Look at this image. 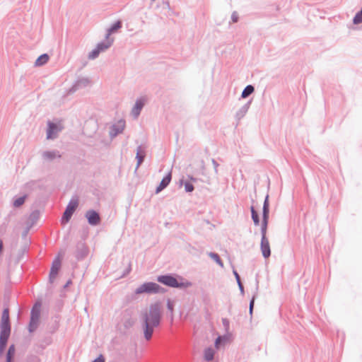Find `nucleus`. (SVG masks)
<instances>
[{"label": "nucleus", "instance_id": "4c0bfd02", "mask_svg": "<svg viewBox=\"0 0 362 362\" xmlns=\"http://www.w3.org/2000/svg\"><path fill=\"white\" fill-rule=\"evenodd\" d=\"M72 284V281L71 279H69L67 282L64 284V288H66L69 285Z\"/></svg>", "mask_w": 362, "mask_h": 362}, {"label": "nucleus", "instance_id": "f03ea898", "mask_svg": "<svg viewBox=\"0 0 362 362\" xmlns=\"http://www.w3.org/2000/svg\"><path fill=\"white\" fill-rule=\"evenodd\" d=\"M90 235V228L88 225L83 226L78 232V240L76 242L74 257L78 261L84 259L89 254V247L86 240Z\"/></svg>", "mask_w": 362, "mask_h": 362}, {"label": "nucleus", "instance_id": "1a4fd4ad", "mask_svg": "<svg viewBox=\"0 0 362 362\" xmlns=\"http://www.w3.org/2000/svg\"><path fill=\"white\" fill-rule=\"evenodd\" d=\"M62 261L59 256L56 257L52 261V266L49 271V281L51 284H52L59 274V272L61 269Z\"/></svg>", "mask_w": 362, "mask_h": 362}, {"label": "nucleus", "instance_id": "ea45409f", "mask_svg": "<svg viewBox=\"0 0 362 362\" xmlns=\"http://www.w3.org/2000/svg\"><path fill=\"white\" fill-rule=\"evenodd\" d=\"M235 277H236V279L238 280V282L239 284V286H240V288H242L243 287H242V285H241V284L240 282V277H239L238 274L236 272L235 273Z\"/></svg>", "mask_w": 362, "mask_h": 362}, {"label": "nucleus", "instance_id": "6e6552de", "mask_svg": "<svg viewBox=\"0 0 362 362\" xmlns=\"http://www.w3.org/2000/svg\"><path fill=\"white\" fill-rule=\"evenodd\" d=\"M63 126L60 121H57L56 123L49 121L47 123V139H53L57 137V134L62 131Z\"/></svg>", "mask_w": 362, "mask_h": 362}, {"label": "nucleus", "instance_id": "0eeeda50", "mask_svg": "<svg viewBox=\"0 0 362 362\" xmlns=\"http://www.w3.org/2000/svg\"><path fill=\"white\" fill-rule=\"evenodd\" d=\"M160 287L158 284L153 282H148L141 285L136 291V294H141L144 293H156L160 292Z\"/></svg>", "mask_w": 362, "mask_h": 362}, {"label": "nucleus", "instance_id": "6ab92c4d", "mask_svg": "<svg viewBox=\"0 0 362 362\" xmlns=\"http://www.w3.org/2000/svg\"><path fill=\"white\" fill-rule=\"evenodd\" d=\"M49 59V56L47 53L40 55L35 62V66H41L47 63Z\"/></svg>", "mask_w": 362, "mask_h": 362}, {"label": "nucleus", "instance_id": "423d86ee", "mask_svg": "<svg viewBox=\"0 0 362 362\" xmlns=\"http://www.w3.org/2000/svg\"><path fill=\"white\" fill-rule=\"evenodd\" d=\"M78 205V201L77 199H72L70 200V202H69L68 205L66 206V207L63 213V215L61 218V223L62 224H66L70 221V219H71L73 214L76 211Z\"/></svg>", "mask_w": 362, "mask_h": 362}, {"label": "nucleus", "instance_id": "473e14b6", "mask_svg": "<svg viewBox=\"0 0 362 362\" xmlns=\"http://www.w3.org/2000/svg\"><path fill=\"white\" fill-rule=\"evenodd\" d=\"M185 190L188 192H192L194 190V186L189 182H186L185 184Z\"/></svg>", "mask_w": 362, "mask_h": 362}, {"label": "nucleus", "instance_id": "72a5a7b5", "mask_svg": "<svg viewBox=\"0 0 362 362\" xmlns=\"http://www.w3.org/2000/svg\"><path fill=\"white\" fill-rule=\"evenodd\" d=\"M92 362H105V357L103 354H100Z\"/></svg>", "mask_w": 362, "mask_h": 362}, {"label": "nucleus", "instance_id": "49530a36", "mask_svg": "<svg viewBox=\"0 0 362 362\" xmlns=\"http://www.w3.org/2000/svg\"><path fill=\"white\" fill-rule=\"evenodd\" d=\"M6 362H8V361H6Z\"/></svg>", "mask_w": 362, "mask_h": 362}, {"label": "nucleus", "instance_id": "a19ab883", "mask_svg": "<svg viewBox=\"0 0 362 362\" xmlns=\"http://www.w3.org/2000/svg\"><path fill=\"white\" fill-rule=\"evenodd\" d=\"M232 18H233V22H237L238 21V16L235 13H233V16H232Z\"/></svg>", "mask_w": 362, "mask_h": 362}, {"label": "nucleus", "instance_id": "9d476101", "mask_svg": "<svg viewBox=\"0 0 362 362\" xmlns=\"http://www.w3.org/2000/svg\"><path fill=\"white\" fill-rule=\"evenodd\" d=\"M90 83V81L88 77H78L71 88L69 90V93H74L80 89L86 88Z\"/></svg>", "mask_w": 362, "mask_h": 362}, {"label": "nucleus", "instance_id": "37998d69", "mask_svg": "<svg viewBox=\"0 0 362 362\" xmlns=\"http://www.w3.org/2000/svg\"><path fill=\"white\" fill-rule=\"evenodd\" d=\"M57 329V327H55V328H54V329L51 332V333L54 332V331H55Z\"/></svg>", "mask_w": 362, "mask_h": 362}, {"label": "nucleus", "instance_id": "a18cd8bd", "mask_svg": "<svg viewBox=\"0 0 362 362\" xmlns=\"http://www.w3.org/2000/svg\"><path fill=\"white\" fill-rule=\"evenodd\" d=\"M85 310L87 312V310H88V307H86V308H85Z\"/></svg>", "mask_w": 362, "mask_h": 362}, {"label": "nucleus", "instance_id": "39448f33", "mask_svg": "<svg viewBox=\"0 0 362 362\" xmlns=\"http://www.w3.org/2000/svg\"><path fill=\"white\" fill-rule=\"evenodd\" d=\"M11 322L9 318V309L6 308L2 311L1 320L0 323V334H11Z\"/></svg>", "mask_w": 362, "mask_h": 362}, {"label": "nucleus", "instance_id": "ddd939ff", "mask_svg": "<svg viewBox=\"0 0 362 362\" xmlns=\"http://www.w3.org/2000/svg\"><path fill=\"white\" fill-rule=\"evenodd\" d=\"M40 308H41V303L39 301H37L34 304V305L33 306V308L31 309L30 318L40 320V312H41Z\"/></svg>", "mask_w": 362, "mask_h": 362}, {"label": "nucleus", "instance_id": "f704fd0d", "mask_svg": "<svg viewBox=\"0 0 362 362\" xmlns=\"http://www.w3.org/2000/svg\"><path fill=\"white\" fill-rule=\"evenodd\" d=\"M85 216H86V218L87 219V221H88V224L90 225V220H91V218H90V209H88V210L86 211Z\"/></svg>", "mask_w": 362, "mask_h": 362}, {"label": "nucleus", "instance_id": "20e7f679", "mask_svg": "<svg viewBox=\"0 0 362 362\" xmlns=\"http://www.w3.org/2000/svg\"><path fill=\"white\" fill-rule=\"evenodd\" d=\"M182 280V279H180ZM158 281L166 286L173 288H188L192 286V283L188 281H182L179 282L177 279L170 275H163L158 277Z\"/></svg>", "mask_w": 362, "mask_h": 362}, {"label": "nucleus", "instance_id": "4468645a", "mask_svg": "<svg viewBox=\"0 0 362 362\" xmlns=\"http://www.w3.org/2000/svg\"><path fill=\"white\" fill-rule=\"evenodd\" d=\"M145 99L144 98H140L136 100L135 105L132 110V114L135 117H137L140 114V112L144 105L145 103Z\"/></svg>", "mask_w": 362, "mask_h": 362}, {"label": "nucleus", "instance_id": "5701e85b", "mask_svg": "<svg viewBox=\"0 0 362 362\" xmlns=\"http://www.w3.org/2000/svg\"><path fill=\"white\" fill-rule=\"evenodd\" d=\"M268 220H269V218L263 217L262 223V238L267 239L266 235H267Z\"/></svg>", "mask_w": 362, "mask_h": 362}, {"label": "nucleus", "instance_id": "c03bdc74", "mask_svg": "<svg viewBox=\"0 0 362 362\" xmlns=\"http://www.w3.org/2000/svg\"><path fill=\"white\" fill-rule=\"evenodd\" d=\"M219 341V338L216 339V344H217Z\"/></svg>", "mask_w": 362, "mask_h": 362}, {"label": "nucleus", "instance_id": "79ce46f5", "mask_svg": "<svg viewBox=\"0 0 362 362\" xmlns=\"http://www.w3.org/2000/svg\"><path fill=\"white\" fill-rule=\"evenodd\" d=\"M87 57L88 59H90V52H89L88 54H87Z\"/></svg>", "mask_w": 362, "mask_h": 362}, {"label": "nucleus", "instance_id": "393cba45", "mask_svg": "<svg viewBox=\"0 0 362 362\" xmlns=\"http://www.w3.org/2000/svg\"><path fill=\"white\" fill-rule=\"evenodd\" d=\"M254 91V87L251 85H249L245 87V88L243 90V93H242V97L243 98H247V96H249L250 94H252Z\"/></svg>", "mask_w": 362, "mask_h": 362}, {"label": "nucleus", "instance_id": "f257e3e1", "mask_svg": "<svg viewBox=\"0 0 362 362\" xmlns=\"http://www.w3.org/2000/svg\"><path fill=\"white\" fill-rule=\"evenodd\" d=\"M160 317L161 304L160 303L151 304L148 308L141 313V322L146 340L151 338L154 328L160 323Z\"/></svg>", "mask_w": 362, "mask_h": 362}, {"label": "nucleus", "instance_id": "412c9836", "mask_svg": "<svg viewBox=\"0 0 362 362\" xmlns=\"http://www.w3.org/2000/svg\"><path fill=\"white\" fill-rule=\"evenodd\" d=\"M27 199V195L24 194L21 197L15 198L13 202V206L16 208L21 207L25 202Z\"/></svg>", "mask_w": 362, "mask_h": 362}, {"label": "nucleus", "instance_id": "c85d7f7f", "mask_svg": "<svg viewBox=\"0 0 362 362\" xmlns=\"http://www.w3.org/2000/svg\"><path fill=\"white\" fill-rule=\"evenodd\" d=\"M26 362H40V358L34 354H30L27 356Z\"/></svg>", "mask_w": 362, "mask_h": 362}, {"label": "nucleus", "instance_id": "aec40b11", "mask_svg": "<svg viewBox=\"0 0 362 362\" xmlns=\"http://www.w3.org/2000/svg\"><path fill=\"white\" fill-rule=\"evenodd\" d=\"M16 352V348L14 344H11L8 349L6 355V361L13 362Z\"/></svg>", "mask_w": 362, "mask_h": 362}, {"label": "nucleus", "instance_id": "7ed1b4c3", "mask_svg": "<svg viewBox=\"0 0 362 362\" xmlns=\"http://www.w3.org/2000/svg\"><path fill=\"white\" fill-rule=\"evenodd\" d=\"M122 23L118 21L116 22L113 26L108 30L106 35V39L105 42L99 43L96 48L92 52V58H95L98 56L100 52L105 51L108 49L113 42V39L110 38V36L112 33L116 32L121 28Z\"/></svg>", "mask_w": 362, "mask_h": 362}, {"label": "nucleus", "instance_id": "4be33fe9", "mask_svg": "<svg viewBox=\"0 0 362 362\" xmlns=\"http://www.w3.org/2000/svg\"><path fill=\"white\" fill-rule=\"evenodd\" d=\"M38 325H39L38 320L30 318V322H29L28 328V332L30 333L34 332L37 329Z\"/></svg>", "mask_w": 362, "mask_h": 362}, {"label": "nucleus", "instance_id": "f3484780", "mask_svg": "<svg viewBox=\"0 0 362 362\" xmlns=\"http://www.w3.org/2000/svg\"><path fill=\"white\" fill-rule=\"evenodd\" d=\"M10 335L0 334V356H2L6 349Z\"/></svg>", "mask_w": 362, "mask_h": 362}, {"label": "nucleus", "instance_id": "e433bc0d", "mask_svg": "<svg viewBox=\"0 0 362 362\" xmlns=\"http://www.w3.org/2000/svg\"><path fill=\"white\" fill-rule=\"evenodd\" d=\"M167 306H168V309L171 313H173V303H172L170 301H168V305H167Z\"/></svg>", "mask_w": 362, "mask_h": 362}, {"label": "nucleus", "instance_id": "c9c22d12", "mask_svg": "<svg viewBox=\"0 0 362 362\" xmlns=\"http://www.w3.org/2000/svg\"><path fill=\"white\" fill-rule=\"evenodd\" d=\"M254 303H255V298H253L251 301H250V313L252 314V310H253V307H254Z\"/></svg>", "mask_w": 362, "mask_h": 362}, {"label": "nucleus", "instance_id": "c756f323", "mask_svg": "<svg viewBox=\"0 0 362 362\" xmlns=\"http://www.w3.org/2000/svg\"><path fill=\"white\" fill-rule=\"evenodd\" d=\"M100 223V216L95 212L92 211V225H97Z\"/></svg>", "mask_w": 362, "mask_h": 362}, {"label": "nucleus", "instance_id": "cd10ccee", "mask_svg": "<svg viewBox=\"0 0 362 362\" xmlns=\"http://www.w3.org/2000/svg\"><path fill=\"white\" fill-rule=\"evenodd\" d=\"M214 351L211 348L206 349L204 351V358L207 361L212 360L214 358Z\"/></svg>", "mask_w": 362, "mask_h": 362}, {"label": "nucleus", "instance_id": "7c9ffc66", "mask_svg": "<svg viewBox=\"0 0 362 362\" xmlns=\"http://www.w3.org/2000/svg\"><path fill=\"white\" fill-rule=\"evenodd\" d=\"M209 256L214 259L215 260L220 266L223 267V262L221 260L219 256L216 254V253H210L209 254Z\"/></svg>", "mask_w": 362, "mask_h": 362}, {"label": "nucleus", "instance_id": "dca6fc26", "mask_svg": "<svg viewBox=\"0 0 362 362\" xmlns=\"http://www.w3.org/2000/svg\"><path fill=\"white\" fill-rule=\"evenodd\" d=\"M52 342V338L51 334H46L40 341L37 346L41 349H45L47 346L51 344Z\"/></svg>", "mask_w": 362, "mask_h": 362}, {"label": "nucleus", "instance_id": "f8f14e48", "mask_svg": "<svg viewBox=\"0 0 362 362\" xmlns=\"http://www.w3.org/2000/svg\"><path fill=\"white\" fill-rule=\"evenodd\" d=\"M261 251L264 258H268L271 255L270 245L268 239L262 238Z\"/></svg>", "mask_w": 362, "mask_h": 362}, {"label": "nucleus", "instance_id": "2eb2a0df", "mask_svg": "<svg viewBox=\"0 0 362 362\" xmlns=\"http://www.w3.org/2000/svg\"><path fill=\"white\" fill-rule=\"evenodd\" d=\"M171 178H172V173H171V172H170L165 177L163 178L160 185L157 187L156 192L159 193L163 189H165L170 182Z\"/></svg>", "mask_w": 362, "mask_h": 362}, {"label": "nucleus", "instance_id": "58836bf2", "mask_svg": "<svg viewBox=\"0 0 362 362\" xmlns=\"http://www.w3.org/2000/svg\"><path fill=\"white\" fill-rule=\"evenodd\" d=\"M4 249V243L1 239H0V255L2 253Z\"/></svg>", "mask_w": 362, "mask_h": 362}, {"label": "nucleus", "instance_id": "b1692460", "mask_svg": "<svg viewBox=\"0 0 362 362\" xmlns=\"http://www.w3.org/2000/svg\"><path fill=\"white\" fill-rule=\"evenodd\" d=\"M269 204L268 201V197H266L264 206H263V217L269 218Z\"/></svg>", "mask_w": 362, "mask_h": 362}, {"label": "nucleus", "instance_id": "a878e982", "mask_svg": "<svg viewBox=\"0 0 362 362\" xmlns=\"http://www.w3.org/2000/svg\"><path fill=\"white\" fill-rule=\"evenodd\" d=\"M40 218V212L37 210L33 211L30 216L29 220L31 221L32 224H34Z\"/></svg>", "mask_w": 362, "mask_h": 362}, {"label": "nucleus", "instance_id": "bb28decb", "mask_svg": "<svg viewBox=\"0 0 362 362\" xmlns=\"http://www.w3.org/2000/svg\"><path fill=\"white\" fill-rule=\"evenodd\" d=\"M252 218L255 226H258L259 223V216L257 212L255 210L253 206H251Z\"/></svg>", "mask_w": 362, "mask_h": 362}, {"label": "nucleus", "instance_id": "9b49d317", "mask_svg": "<svg viewBox=\"0 0 362 362\" xmlns=\"http://www.w3.org/2000/svg\"><path fill=\"white\" fill-rule=\"evenodd\" d=\"M125 127V122L124 120H119L117 123L112 125L110 134L115 136L118 134H121Z\"/></svg>", "mask_w": 362, "mask_h": 362}, {"label": "nucleus", "instance_id": "2f4dec72", "mask_svg": "<svg viewBox=\"0 0 362 362\" xmlns=\"http://www.w3.org/2000/svg\"><path fill=\"white\" fill-rule=\"evenodd\" d=\"M144 155H141L139 152V151H137L136 153V158H137V168L141 164V163L144 160Z\"/></svg>", "mask_w": 362, "mask_h": 362}, {"label": "nucleus", "instance_id": "a211bd4d", "mask_svg": "<svg viewBox=\"0 0 362 362\" xmlns=\"http://www.w3.org/2000/svg\"><path fill=\"white\" fill-rule=\"evenodd\" d=\"M57 157H61L57 151H46L42 153V158L46 160H52Z\"/></svg>", "mask_w": 362, "mask_h": 362}]
</instances>
